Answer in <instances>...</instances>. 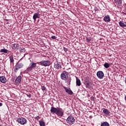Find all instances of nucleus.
Here are the masks:
<instances>
[{"mask_svg":"<svg viewBox=\"0 0 126 126\" xmlns=\"http://www.w3.org/2000/svg\"><path fill=\"white\" fill-rule=\"evenodd\" d=\"M36 63H34V62H31L29 66L27 68L26 71V72H30V71H32L33 69L36 67Z\"/></svg>","mask_w":126,"mask_h":126,"instance_id":"1","label":"nucleus"},{"mask_svg":"<svg viewBox=\"0 0 126 126\" xmlns=\"http://www.w3.org/2000/svg\"><path fill=\"white\" fill-rule=\"evenodd\" d=\"M61 78L62 80H64L66 81L68 79V72L63 71L62 73L61 74Z\"/></svg>","mask_w":126,"mask_h":126,"instance_id":"2","label":"nucleus"},{"mask_svg":"<svg viewBox=\"0 0 126 126\" xmlns=\"http://www.w3.org/2000/svg\"><path fill=\"white\" fill-rule=\"evenodd\" d=\"M66 122L69 125H72L75 123V119L73 117L69 116L66 120Z\"/></svg>","mask_w":126,"mask_h":126,"instance_id":"3","label":"nucleus"},{"mask_svg":"<svg viewBox=\"0 0 126 126\" xmlns=\"http://www.w3.org/2000/svg\"><path fill=\"white\" fill-rule=\"evenodd\" d=\"M39 63L40 65H42L43 66H49L51 64V62L49 60H43L39 62Z\"/></svg>","mask_w":126,"mask_h":126,"instance_id":"4","label":"nucleus"},{"mask_svg":"<svg viewBox=\"0 0 126 126\" xmlns=\"http://www.w3.org/2000/svg\"><path fill=\"white\" fill-rule=\"evenodd\" d=\"M17 122H18L19 124H20V125H26V124H27V120L24 118H18Z\"/></svg>","mask_w":126,"mask_h":126,"instance_id":"5","label":"nucleus"},{"mask_svg":"<svg viewBox=\"0 0 126 126\" xmlns=\"http://www.w3.org/2000/svg\"><path fill=\"white\" fill-rule=\"evenodd\" d=\"M56 114L57 115L58 117H63V110L62 108H58Z\"/></svg>","mask_w":126,"mask_h":126,"instance_id":"6","label":"nucleus"},{"mask_svg":"<svg viewBox=\"0 0 126 126\" xmlns=\"http://www.w3.org/2000/svg\"><path fill=\"white\" fill-rule=\"evenodd\" d=\"M96 76L99 79H102L104 77V72L102 71H98L96 73Z\"/></svg>","mask_w":126,"mask_h":126,"instance_id":"7","label":"nucleus"},{"mask_svg":"<svg viewBox=\"0 0 126 126\" xmlns=\"http://www.w3.org/2000/svg\"><path fill=\"white\" fill-rule=\"evenodd\" d=\"M22 77L21 76H19L17 77L16 80H15V85H18L21 82V79Z\"/></svg>","mask_w":126,"mask_h":126,"instance_id":"8","label":"nucleus"},{"mask_svg":"<svg viewBox=\"0 0 126 126\" xmlns=\"http://www.w3.org/2000/svg\"><path fill=\"white\" fill-rule=\"evenodd\" d=\"M12 50H18L19 49V44L17 43H13L11 45Z\"/></svg>","mask_w":126,"mask_h":126,"instance_id":"9","label":"nucleus"},{"mask_svg":"<svg viewBox=\"0 0 126 126\" xmlns=\"http://www.w3.org/2000/svg\"><path fill=\"white\" fill-rule=\"evenodd\" d=\"M63 88L66 93L69 94V95H72L73 94V92H72V91L70 90V89H67V88L65 87H63Z\"/></svg>","mask_w":126,"mask_h":126,"instance_id":"10","label":"nucleus"},{"mask_svg":"<svg viewBox=\"0 0 126 126\" xmlns=\"http://www.w3.org/2000/svg\"><path fill=\"white\" fill-rule=\"evenodd\" d=\"M104 21L105 22H110L111 21V18H110V16L109 15H107L104 16L103 18Z\"/></svg>","mask_w":126,"mask_h":126,"instance_id":"11","label":"nucleus"},{"mask_svg":"<svg viewBox=\"0 0 126 126\" xmlns=\"http://www.w3.org/2000/svg\"><path fill=\"white\" fill-rule=\"evenodd\" d=\"M39 17H40V14H39V13H35L33 16V19L34 22L36 21V20L37 19V18H39Z\"/></svg>","mask_w":126,"mask_h":126,"instance_id":"12","label":"nucleus"},{"mask_svg":"<svg viewBox=\"0 0 126 126\" xmlns=\"http://www.w3.org/2000/svg\"><path fill=\"white\" fill-rule=\"evenodd\" d=\"M22 67H23V64L21 63L17 64L16 65L15 70H18V69H19L20 68H22Z\"/></svg>","mask_w":126,"mask_h":126,"instance_id":"13","label":"nucleus"},{"mask_svg":"<svg viewBox=\"0 0 126 126\" xmlns=\"http://www.w3.org/2000/svg\"><path fill=\"white\" fill-rule=\"evenodd\" d=\"M0 81L2 83H6V78L4 76H0Z\"/></svg>","mask_w":126,"mask_h":126,"instance_id":"14","label":"nucleus"},{"mask_svg":"<svg viewBox=\"0 0 126 126\" xmlns=\"http://www.w3.org/2000/svg\"><path fill=\"white\" fill-rule=\"evenodd\" d=\"M57 111L58 108H55L54 107H52L50 110V112L51 113H54V114H57Z\"/></svg>","mask_w":126,"mask_h":126,"instance_id":"15","label":"nucleus"},{"mask_svg":"<svg viewBox=\"0 0 126 126\" xmlns=\"http://www.w3.org/2000/svg\"><path fill=\"white\" fill-rule=\"evenodd\" d=\"M54 67L57 69H60L62 68V65H61V64L58 63H55Z\"/></svg>","mask_w":126,"mask_h":126,"instance_id":"16","label":"nucleus"},{"mask_svg":"<svg viewBox=\"0 0 126 126\" xmlns=\"http://www.w3.org/2000/svg\"><path fill=\"white\" fill-rule=\"evenodd\" d=\"M120 27H126V22H124V21H120L119 23Z\"/></svg>","mask_w":126,"mask_h":126,"instance_id":"17","label":"nucleus"},{"mask_svg":"<svg viewBox=\"0 0 126 126\" xmlns=\"http://www.w3.org/2000/svg\"><path fill=\"white\" fill-rule=\"evenodd\" d=\"M76 85L77 86H80L81 85V82L80 80L76 77Z\"/></svg>","mask_w":126,"mask_h":126,"instance_id":"18","label":"nucleus"},{"mask_svg":"<svg viewBox=\"0 0 126 126\" xmlns=\"http://www.w3.org/2000/svg\"><path fill=\"white\" fill-rule=\"evenodd\" d=\"M103 113H104L105 115H107L108 116V115H110V111L108 110V109H104L103 110Z\"/></svg>","mask_w":126,"mask_h":126,"instance_id":"19","label":"nucleus"},{"mask_svg":"<svg viewBox=\"0 0 126 126\" xmlns=\"http://www.w3.org/2000/svg\"><path fill=\"white\" fill-rule=\"evenodd\" d=\"M114 1L117 5L122 4V0H114Z\"/></svg>","mask_w":126,"mask_h":126,"instance_id":"20","label":"nucleus"},{"mask_svg":"<svg viewBox=\"0 0 126 126\" xmlns=\"http://www.w3.org/2000/svg\"><path fill=\"white\" fill-rule=\"evenodd\" d=\"M100 126H110V124L107 122H104L101 123Z\"/></svg>","mask_w":126,"mask_h":126,"instance_id":"21","label":"nucleus"},{"mask_svg":"<svg viewBox=\"0 0 126 126\" xmlns=\"http://www.w3.org/2000/svg\"><path fill=\"white\" fill-rule=\"evenodd\" d=\"M110 66L111 64L107 63H105L104 64V66L105 67V68H108V67H110Z\"/></svg>","mask_w":126,"mask_h":126,"instance_id":"22","label":"nucleus"},{"mask_svg":"<svg viewBox=\"0 0 126 126\" xmlns=\"http://www.w3.org/2000/svg\"><path fill=\"white\" fill-rule=\"evenodd\" d=\"M0 53H4L5 54H7V53H8V50L6 49H1L0 50Z\"/></svg>","mask_w":126,"mask_h":126,"instance_id":"23","label":"nucleus"},{"mask_svg":"<svg viewBox=\"0 0 126 126\" xmlns=\"http://www.w3.org/2000/svg\"><path fill=\"white\" fill-rule=\"evenodd\" d=\"M26 50H25V48L22 47L20 48V53H25Z\"/></svg>","mask_w":126,"mask_h":126,"instance_id":"24","label":"nucleus"},{"mask_svg":"<svg viewBox=\"0 0 126 126\" xmlns=\"http://www.w3.org/2000/svg\"><path fill=\"white\" fill-rule=\"evenodd\" d=\"M9 59H10V63H14V59H13V56H11L9 57Z\"/></svg>","mask_w":126,"mask_h":126,"instance_id":"25","label":"nucleus"},{"mask_svg":"<svg viewBox=\"0 0 126 126\" xmlns=\"http://www.w3.org/2000/svg\"><path fill=\"white\" fill-rule=\"evenodd\" d=\"M39 125L40 126H45V122L43 121H39Z\"/></svg>","mask_w":126,"mask_h":126,"instance_id":"26","label":"nucleus"},{"mask_svg":"<svg viewBox=\"0 0 126 126\" xmlns=\"http://www.w3.org/2000/svg\"><path fill=\"white\" fill-rule=\"evenodd\" d=\"M41 90H42V91H46V90H47V89L46 88V87H45V86H42Z\"/></svg>","mask_w":126,"mask_h":126,"instance_id":"27","label":"nucleus"},{"mask_svg":"<svg viewBox=\"0 0 126 126\" xmlns=\"http://www.w3.org/2000/svg\"><path fill=\"white\" fill-rule=\"evenodd\" d=\"M40 118H41V117H40V116H39L34 118V119H35V120H37V121H38V120L40 119Z\"/></svg>","mask_w":126,"mask_h":126,"instance_id":"28","label":"nucleus"},{"mask_svg":"<svg viewBox=\"0 0 126 126\" xmlns=\"http://www.w3.org/2000/svg\"><path fill=\"white\" fill-rule=\"evenodd\" d=\"M51 38L56 39H57V37H56V36H51Z\"/></svg>","mask_w":126,"mask_h":126,"instance_id":"29","label":"nucleus"},{"mask_svg":"<svg viewBox=\"0 0 126 126\" xmlns=\"http://www.w3.org/2000/svg\"><path fill=\"white\" fill-rule=\"evenodd\" d=\"M64 50L65 52H67V49H65L64 48Z\"/></svg>","mask_w":126,"mask_h":126,"instance_id":"30","label":"nucleus"},{"mask_svg":"<svg viewBox=\"0 0 126 126\" xmlns=\"http://www.w3.org/2000/svg\"><path fill=\"white\" fill-rule=\"evenodd\" d=\"M70 81H71V78H70L69 80L67 81V82H70Z\"/></svg>","mask_w":126,"mask_h":126,"instance_id":"31","label":"nucleus"},{"mask_svg":"<svg viewBox=\"0 0 126 126\" xmlns=\"http://www.w3.org/2000/svg\"><path fill=\"white\" fill-rule=\"evenodd\" d=\"M2 106V103L0 102V107H1Z\"/></svg>","mask_w":126,"mask_h":126,"instance_id":"32","label":"nucleus"},{"mask_svg":"<svg viewBox=\"0 0 126 126\" xmlns=\"http://www.w3.org/2000/svg\"><path fill=\"white\" fill-rule=\"evenodd\" d=\"M27 96H28V97H29L30 98L31 97V95H27Z\"/></svg>","mask_w":126,"mask_h":126,"instance_id":"33","label":"nucleus"}]
</instances>
